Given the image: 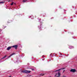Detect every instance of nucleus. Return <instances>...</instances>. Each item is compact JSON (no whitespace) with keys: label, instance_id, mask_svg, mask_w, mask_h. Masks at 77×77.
Returning <instances> with one entry per match:
<instances>
[{"label":"nucleus","instance_id":"f257e3e1","mask_svg":"<svg viewBox=\"0 0 77 77\" xmlns=\"http://www.w3.org/2000/svg\"><path fill=\"white\" fill-rule=\"evenodd\" d=\"M31 72V71H29L26 70H22L21 71V72H23V73H25L27 74L28 73H30Z\"/></svg>","mask_w":77,"mask_h":77},{"label":"nucleus","instance_id":"f03ea898","mask_svg":"<svg viewBox=\"0 0 77 77\" xmlns=\"http://www.w3.org/2000/svg\"><path fill=\"white\" fill-rule=\"evenodd\" d=\"M12 47L13 48H15V49L16 50H17V48H18V45H14L12 46Z\"/></svg>","mask_w":77,"mask_h":77},{"label":"nucleus","instance_id":"7ed1b4c3","mask_svg":"<svg viewBox=\"0 0 77 77\" xmlns=\"http://www.w3.org/2000/svg\"><path fill=\"white\" fill-rule=\"evenodd\" d=\"M70 72H76L77 71L75 69H71L70 71Z\"/></svg>","mask_w":77,"mask_h":77},{"label":"nucleus","instance_id":"20e7f679","mask_svg":"<svg viewBox=\"0 0 77 77\" xmlns=\"http://www.w3.org/2000/svg\"><path fill=\"white\" fill-rule=\"evenodd\" d=\"M62 69H65V68H61L58 70H56V71H54V72H57V71H60V70H62Z\"/></svg>","mask_w":77,"mask_h":77},{"label":"nucleus","instance_id":"39448f33","mask_svg":"<svg viewBox=\"0 0 77 77\" xmlns=\"http://www.w3.org/2000/svg\"><path fill=\"white\" fill-rule=\"evenodd\" d=\"M11 48H12V46L9 47L7 48V50H10V49H11Z\"/></svg>","mask_w":77,"mask_h":77},{"label":"nucleus","instance_id":"423d86ee","mask_svg":"<svg viewBox=\"0 0 77 77\" xmlns=\"http://www.w3.org/2000/svg\"><path fill=\"white\" fill-rule=\"evenodd\" d=\"M15 54L14 53L12 54L11 55H10L8 57H11V56H13V55H14V54Z\"/></svg>","mask_w":77,"mask_h":77},{"label":"nucleus","instance_id":"0eeeda50","mask_svg":"<svg viewBox=\"0 0 77 77\" xmlns=\"http://www.w3.org/2000/svg\"><path fill=\"white\" fill-rule=\"evenodd\" d=\"M27 0H24L23 1V2H24V3H25L26 2H27Z\"/></svg>","mask_w":77,"mask_h":77},{"label":"nucleus","instance_id":"6e6552de","mask_svg":"<svg viewBox=\"0 0 77 77\" xmlns=\"http://www.w3.org/2000/svg\"><path fill=\"white\" fill-rule=\"evenodd\" d=\"M58 76H60V72H58Z\"/></svg>","mask_w":77,"mask_h":77},{"label":"nucleus","instance_id":"1a4fd4ad","mask_svg":"<svg viewBox=\"0 0 77 77\" xmlns=\"http://www.w3.org/2000/svg\"><path fill=\"white\" fill-rule=\"evenodd\" d=\"M2 27L3 28V29H5V28L6 27H5V26H4V25H3L2 26Z\"/></svg>","mask_w":77,"mask_h":77},{"label":"nucleus","instance_id":"9d476101","mask_svg":"<svg viewBox=\"0 0 77 77\" xmlns=\"http://www.w3.org/2000/svg\"><path fill=\"white\" fill-rule=\"evenodd\" d=\"M7 56V55H5L3 57H2V59H4V58H5V57H6Z\"/></svg>","mask_w":77,"mask_h":77},{"label":"nucleus","instance_id":"9b49d317","mask_svg":"<svg viewBox=\"0 0 77 77\" xmlns=\"http://www.w3.org/2000/svg\"><path fill=\"white\" fill-rule=\"evenodd\" d=\"M14 2H12L11 3V5L12 6V5H14Z\"/></svg>","mask_w":77,"mask_h":77},{"label":"nucleus","instance_id":"f8f14e48","mask_svg":"<svg viewBox=\"0 0 77 77\" xmlns=\"http://www.w3.org/2000/svg\"><path fill=\"white\" fill-rule=\"evenodd\" d=\"M0 3H4V2H0Z\"/></svg>","mask_w":77,"mask_h":77},{"label":"nucleus","instance_id":"ddd939ff","mask_svg":"<svg viewBox=\"0 0 77 77\" xmlns=\"http://www.w3.org/2000/svg\"><path fill=\"white\" fill-rule=\"evenodd\" d=\"M32 71H34V69H32Z\"/></svg>","mask_w":77,"mask_h":77},{"label":"nucleus","instance_id":"4468645a","mask_svg":"<svg viewBox=\"0 0 77 77\" xmlns=\"http://www.w3.org/2000/svg\"><path fill=\"white\" fill-rule=\"evenodd\" d=\"M57 74H56V75H55V76L56 77V76H57Z\"/></svg>","mask_w":77,"mask_h":77},{"label":"nucleus","instance_id":"2eb2a0df","mask_svg":"<svg viewBox=\"0 0 77 77\" xmlns=\"http://www.w3.org/2000/svg\"><path fill=\"white\" fill-rule=\"evenodd\" d=\"M65 70H63V72H65Z\"/></svg>","mask_w":77,"mask_h":77},{"label":"nucleus","instance_id":"dca6fc26","mask_svg":"<svg viewBox=\"0 0 77 77\" xmlns=\"http://www.w3.org/2000/svg\"><path fill=\"white\" fill-rule=\"evenodd\" d=\"M12 77L11 76H9V77Z\"/></svg>","mask_w":77,"mask_h":77},{"label":"nucleus","instance_id":"f3484780","mask_svg":"<svg viewBox=\"0 0 77 77\" xmlns=\"http://www.w3.org/2000/svg\"><path fill=\"white\" fill-rule=\"evenodd\" d=\"M44 75V74H43V75Z\"/></svg>","mask_w":77,"mask_h":77},{"label":"nucleus","instance_id":"a211bd4d","mask_svg":"<svg viewBox=\"0 0 77 77\" xmlns=\"http://www.w3.org/2000/svg\"><path fill=\"white\" fill-rule=\"evenodd\" d=\"M14 4H15V5L16 4L15 3H14Z\"/></svg>","mask_w":77,"mask_h":77},{"label":"nucleus","instance_id":"6ab92c4d","mask_svg":"<svg viewBox=\"0 0 77 77\" xmlns=\"http://www.w3.org/2000/svg\"><path fill=\"white\" fill-rule=\"evenodd\" d=\"M50 56H51V54H50Z\"/></svg>","mask_w":77,"mask_h":77},{"label":"nucleus","instance_id":"aec40b11","mask_svg":"<svg viewBox=\"0 0 77 77\" xmlns=\"http://www.w3.org/2000/svg\"><path fill=\"white\" fill-rule=\"evenodd\" d=\"M9 2H10V1H9Z\"/></svg>","mask_w":77,"mask_h":77},{"label":"nucleus","instance_id":"412c9836","mask_svg":"<svg viewBox=\"0 0 77 77\" xmlns=\"http://www.w3.org/2000/svg\"><path fill=\"white\" fill-rule=\"evenodd\" d=\"M9 2H10V1H9Z\"/></svg>","mask_w":77,"mask_h":77}]
</instances>
